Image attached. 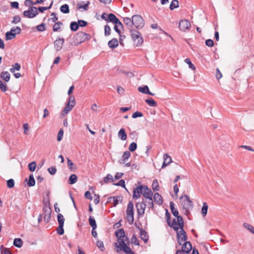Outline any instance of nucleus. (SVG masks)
I'll list each match as a JSON object with an SVG mask.
<instances>
[{
  "label": "nucleus",
  "mask_w": 254,
  "mask_h": 254,
  "mask_svg": "<svg viewBox=\"0 0 254 254\" xmlns=\"http://www.w3.org/2000/svg\"><path fill=\"white\" fill-rule=\"evenodd\" d=\"M180 200L181 205L184 210L185 213L186 215L190 214L193 207V203L189 196L186 194L182 195L180 198Z\"/></svg>",
  "instance_id": "f257e3e1"
},
{
  "label": "nucleus",
  "mask_w": 254,
  "mask_h": 254,
  "mask_svg": "<svg viewBox=\"0 0 254 254\" xmlns=\"http://www.w3.org/2000/svg\"><path fill=\"white\" fill-rule=\"evenodd\" d=\"M131 39L135 47H140L143 43V39L141 33L136 29L130 30L129 31Z\"/></svg>",
  "instance_id": "f03ea898"
},
{
  "label": "nucleus",
  "mask_w": 254,
  "mask_h": 254,
  "mask_svg": "<svg viewBox=\"0 0 254 254\" xmlns=\"http://www.w3.org/2000/svg\"><path fill=\"white\" fill-rule=\"evenodd\" d=\"M75 98L73 96H70L68 98L67 103L66 106L64 108L61 112V116L62 118L65 116L70 111H71L75 105Z\"/></svg>",
  "instance_id": "7ed1b4c3"
},
{
  "label": "nucleus",
  "mask_w": 254,
  "mask_h": 254,
  "mask_svg": "<svg viewBox=\"0 0 254 254\" xmlns=\"http://www.w3.org/2000/svg\"><path fill=\"white\" fill-rule=\"evenodd\" d=\"M115 246L117 248L116 252L118 253H119L121 251H123L126 254H134L130 249L127 246L125 241L119 240V244L115 243Z\"/></svg>",
  "instance_id": "20e7f679"
},
{
  "label": "nucleus",
  "mask_w": 254,
  "mask_h": 254,
  "mask_svg": "<svg viewBox=\"0 0 254 254\" xmlns=\"http://www.w3.org/2000/svg\"><path fill=\"white\" fill-rule=\"evenodd\" d=\"M133 26L137 29H141L144 25V21L142 17L139 15L132 16Z\"/></svg>",
  "instance_id": "39448f33"
},
{
  "label": "nucleus",
  "mask_w": 254,
  "mask_h": 254,
  "mask_svg": "<svg viewBox=\"0 0 254 254\" xmlns=\"http://www.w3.org/2000/svg\"><path fill=\"white\" fill-rule=\"evenodd\" d=\"M126 218L130 224H131L133 223L134 220L133 204V203L131 201H130L127 205Z\"/></svg>",
  "instance_id": "423d86ee"
},
{
  "label": "nucleus",
  "mask_w": 254,
  "mask_h": 254,
  "mask_svg": "<svg viewBox=\"0 0 254 254\" xmlns=\"http://www.w3.org/2000/svg\"><path fill=\"white\" fill-rule=\"evenodd\" d=\"M88 35L84 32H79L74 36V43L79 44L88 39Z\"/></svg>",
  "instance_id": "0eeeda50"
},
{
  "label": "nucleus",
  "mask_w": 254,
  "mask_h": 254,
  "mask_svg": "<svg viewBox=\"0 0 254 254\" xmlns=\"http://www.w3.org/2000/svg\"><path fill=\"white\" fill-rule=\"evenodd\" d=\"M177 233L178 243L180 245H182L183 243L186 242L187 239L186 233L181 228L177 232Z\"/></svg>",
  "instance_id": "6e6552de"
},
{
  "label": "nucleus",
  "mask_w": 254,
  "mask_h": 254,
  "mask_svg": "<svg viewBox=\"0 0 254 254\" xmlns=\"http://www.w3.org/2000/svg\"><path fill=\"white\" fill-rule=\"evenodd\" d=\"M38 13L37 9L35 7H31L28 10L25 11L24 15L28 18H33L36 16Z\"/></svg>",
  "instance_id": "1a4fd4ad"
},
{
  "label": "nucleus",
  "mask_w": 254,
  "mask_h": 254,
  "mask_svg": "<svg viewBox=\"0 0 254 254\" xmlns=\"http://www.w3.org/2000/svg\"><path fill=\"white\" fill-rule=\"evenodd\" d=\"M190 23L188 20L185 19L181 20L179 23V28L181 31H185L189 30L190 27Z\"/></svg>",
  "instance_id": "9d476101"
},
{
  "label": "nucleus",
  "mask_w": 254,
  "mask_h": 254,
  "mask_svg": "<svg viewBox=\"0 0 254 254\" xmlns=\"http://www.w3.org/2000/svg\"><path fill=\"white\" fill-rule=\"evenodd\" d=\"M141 194H142L145 198H150L153 196V193L151 190L148 189L146 186H142Z\"/></svg>",
  "instance_id": "9b49d317"
},
{
  "label": "nucleus",
  "mask_w": 254,
  "mask_h": 254,
  "mask_svg": "<svg viewBox=\"0 0 254 254\" xmlns=\"http://www.w3.org/2000/svg\"><path fill=\"white\" fill-rule=\"evenodd\" d=\"M182 247V250L181 251L183 252L186 254H189L191 250L192 249L191 244L189 242H186L183 243Z\"/></svg>",
  "instance_id": "f8f14e48"
},
{
  "label": "nucleus",
  "mask_w": 254,
  "mask_h": 254,
  "mask_svg": "<svg viewBox=\"0 0 254 254\" xmlns=\"http://www.w3.org/2000/svg\"><path fill=\"white\" fill-rule=\"evenodd\" d=\"M124 22L129 31H130V30L134 29L133 27L132 17L131 19L128 17H125L124 18Z\"/></svg>",
  "instance_id": "ddd939ff"
},
{
  "label": "nucleus",
  "mask_w": 254,
  "mask_h": 254,
  "mask_svg": "<svg viewBox=\"0 0 254 254\" xmlns=\"http://www.w3.org/2000/svg\"><path fill=\"white\" fill-rule=\"evenodd\" d=\"M64 40L63 38H59L54 42L55 48L57 51H60L63 47Z\"/></svg>",
  "instance_id": "4468645a"
},
{
  "label": "nucleus",
  "mask_w": 254,
  "mask_h": 254,
  "mask_svg": "<svg viewBox=\"0 0 254 254\" xmlns=\"http://www.w3.org/2000/svg\"><path fill=\"white\" fill-rule=\"evenodd\" d=\"M136 207L139 215H142L144 213L146 205L143 202H138L136 204Z\"/></svg>",
  "instance_id": "2eb2a0df"
},
{
  "label": "nucleus",
  "mask_w": 254,
  "mask_h": 254,
  "mask_svg": "<svg viewBox=\"0 0 254 254\" xmlns=\"http://www.w3.org/2000/svg\"><path fill=\"white\" fill-rule=\"evenodd\" d=\"M116 237L118 238L117 242L119 244V241L121 240L122 241H124L125 238V232L123 229H121L117 231L115 233Z\"/></svg>",
  "instance_id": "dca6fc26"
},
{
  "label": "nucleus",
  "mask_w": 254,
  "mask_h": 254,
  "mask_svg": "<svg viewBox=\"0 0 254 254\" xmlns=\"http://www.w3.org/2000/svg\"><path fill=\"white\" fill-rule=\"evenodd\" d=\"M164 162L162 166V168L166 167L167 165L170 164L172 162L171 157L169 156L167 154H165L163 156Z\"/></svg>",
  "instance_id": "f3484780"
},
{
  "label": "nucleus",
  "mask_w": 254,
  "mask_h": 254,
  "mask_svg": "<svg viewBox=\"0 0 254 254\" xmlns=\"http://www.w3.org/2000/svg\"><path fill=\"white\" fill-rule=\"evenodd\" d=\"M121 197L120 196H112L108 198V202L113 205L114 206H116L119 203V201L120 200Z\"/></svg>",
  "instance_id": "a211bd4d"
},
{
  "label": "nucleus",
  "mask_w": 254,
  "mask_h": 254,
  "mask_svg": "<svg viewBox=\"0 0 254 254\" xmlns=\"http://www.w3.org/2000/svg\"><path fill=\"white\" fill-rule=\"evenodd\" d=\"M138 90L139 92L144 94H149L152 96L154 95L153 93L150 92L149 88L147 85H144L143 87H139L138 88Z\"/></svg>",
  "instance_id": "6ab92c4d"
},
{
  "label": "nucleus",
  "mask_w": 254,
  "mask_h": 254,
  "mask_svg": "<svg viewBox=\"0 0 254 254\" xmlns=\"http://www.w3.org/2000/svg\"><path fill=\"white\" fill-rule=\"evenodd\" d=\"M141 188H142V186H139L134 190L133 194L134 199H137L140 197V194H141Z\"/></svg>",
  "instance_id": "aec40b11"
},
{
  "label": "nucleus",
  "mask_w": 254,
  "mask_h": 254,
  "mask_svg": "<svg viewBox=\"0 0 254 254\" xmlns=\"http://www.w3.org/2000/svg\"><path fill=\"white\" fill-rule=\"evenodd\" d=\"M118 137L122 140H126L127 138V134L124 128H121L118 133Z\"/></svg>",
  "instance_id": "412c9836"
},
{
  "label": "nucleus",
  "mask_w": 254,
  "mask_h": 254,
  "mask_svg": "<svg viewBox=\"0 0 254 254\" xmlns=\"http://www.w3.org/2000/svg\"><path fill=\"white\" fill-rule=\"evenodd\" d=\"M43 210L45 211V215L44 216L45 221L48 222L51 216V211L50 208L45 206L43 208Z\"/></svg>",
  "instance_id": "4be33fe9"
},
{
  "label": "nucleus",
  "mask_w": 254,
  "mask_h": 254,
  "mask_svg": "<svg viewBox=\"0 0 254 254\" xmlns=\"http://www.w3.org/2000/svg\"><path fill=\"white\" fill-rule=\"evenodd\" d=\"M154 200L155 203L159 205L161 204L163 202L162 197L158 192H156L154 194Z\"/></svg>",
  "instance_id": "5701e85b"
},
{
  "label": "nucleus",
  "mask_w": 254,
  "mask_h": 254,
  "mask_svg": "<svg viewBox=\"0 0 254 254\" xmlns=\"http://www.w3.org/2000/svg\"><path fill=\"white\" fill-rule=\"evenodd\" d=\"M243 227L249 231L250 233L254 234V227L251 224L248 223H244L243 224Z\"/></svg>",
  "instance_id": "b1692460"
},
{
  "label": "nucleus",
  "mask_w": 254,
  "mask_h": 254,
  "mask_svg": "<svg viewBox=\"0 0 254 254\" xmlns=\"http://www.w3.org/2000/svg\"><path fill=\"white\" fill-rule=\"evenodd\" d=\"M119 45V42L117 39L114 38L108 42L109 46L111 48H116Z\"/></svg>",
  "instance_id": "393cba45"
},
{
  "label": "nucleus",
  "mask_w": 254,
  "mask_h": 254,
  "mask_svg": "<svg viewBox=\"0 0 254 254\" xmlns=\"http://www.w3.org/2000/svg\"><path fill=\"white\" fill-rule=\"evenodd\" d=\"M208 205L206 202H203L202 207L201 210V213L203 217H205L207 213Z\"/></svg>",
  "instance_id": "a878e982"
},
{
  "label": "nucleus",
  "mask_w": 254,
  "mask_h": 254,
  "mask_svg": "<svg viewBox=\"0 0 254 254\" xmlns=\"http://www.w3.org/2000/svg\"><path fill=\"white\" fill-rule=\"evenodd\" d=\"M23 241L20 238H15L13 241V245L14 246L20 248L23 245Z\"/></svg>",
  "instance_id": "bb28decb"
},
{
  "label": "nucleus",
  "mask_w": 254,
  "mask_h": 254,
  "mask_svg": "<svg viewBox=\"0 0 254 254\" xmlns=\"http://www.w3.org/2000/svg\"><path fill=\"white\" fill-rule=\"evenodd\" d=\"M115 25L114 27V29L116 32H117L119 34L121 33V29L123 28V26L120 21H118V22L115 23Z\"/></svg>",
  "instance_id": "cd10ccee"
},
{
  "label": "nucleus",
  "mask_w": 254,
  "mask_h": 254,
  "mask_svg": "<svg viewBox=\"0 0 254 254\" xmlns=\"http://www.w3.org/2000/svg\"><path fill=\"white\" fill-rule=\"evenodd\" d=\"M1 77L6 82H8L10 79V74L8 71H3L1 73Z\"/></svg>",
  "instance_id": "c85d7f7f"
},
{
  "label": "nucleus",
  "mask_w": 254,
  "mask_h": 254,
  "mask_svg": "<svg viewBox=\"0 0 254 254\" xmlns=\"http://www.w3.org/2000/svg\"><path fill=\"white\" fill-rule=\"evenodd\" d=\"M130 156V153L127 151L124 153L122 156L121 161H122L123 163H125L129 157Z\"/></svg>",
  "instance_id": "c756f323"
},
{
  "label": "nucleus",
  "mask_w": 254,
  "mask_h": 254,
  "mask_svg": "<svg viewBox=\"0 0 254 254\" xmlns=\"http://www.w3.org/2000/svg\"><path fill=\"white\" fill-rule=\"evenodd\" d=\"M140 237L144 242H146L148 240L147 233L143 230H140Z\"/></svg>",
  "instance_id": "7c9ffc66"
},
{
  "label": "nucleus",
  "mask_w": 254,
  "mask_h": 254,
  "mask_svg": "<svg viewBox=\"0 0 254 254\" xmlns=\"http://www.w3.org/2000/svg\"><path fill=\"white\" fill-rule=\"evenodd\" d=\"M89 222L90 226L92 227L93 229H96L97 227L96 223L94 218L92 216H90L89 218Z\"/></svg>",
  "instance_id": "2f4dec72"
},
{
  "label": "nucleus",
  "mask_w": 254,
  "mask_h": 254,
  "mask_svg": "<svg viewBox=\"0 0 254 254\" xmlns=\"http://www.w3.org/2000/svg\"><path fill=\"white\" fill-rule=\"evenodd\" d=\"M77 181V177L75 174H72L70 175L69 178L68 183L69 184H74Z\"/></svg>",
  "instance_id": "473e14b6"
},
{
  "label": "nucleus",
  "mask_w": 254,
  "mask_h": 254,
  "mask_svg": "<svg viewBox=\"0 0 254 254\" xmlns=\"http://www.w3.org/2000/svg\"><path fill=\"white\" fill-rule=\"evenodd\" d=\"M60 10L64 13H68L69 12V9L68 5L66 4H64L62 5L60 7Z\"/></svg>",
  "instance_id": "72a5a7b5"
},
{
  "label": "nucleus",
  "mask_w": 254,
  "mask_h": 254,
  "mask_svg": "<svg viewBox=\"0 0 254 254\" xmlns=\"http://www.w3.org/2000/svg\"><path fill=\"white\" fill-rule=\"evenodd\" d=\"M108 17L109 21L112 22L113 23H115L119 21V20L116 17V16L112 13L109 14L108 16Z\"/></svg>",
  "instance_id": "f704fd0d"
},
{
  "label": "nucleus",
  "mask_w": 254,
  "mask_h": 254,
  "mask_svg": "<svg viewBox=\"0 0 254 254\" xmlns=\"http://www.w3.org/2000/svg\"><path fill=\"white\" fill-rule=\"evenodd\" d=\"M27 184L29 187H33L35 185V181L33 175H30L29 176Z\"/></svg>",
  "instance_id": "c9c22d12"
},
{
  "label": "nucleus",
  "mask_w": 254,
  "mask_h": 254,
  "mask_svg": "<svg viewBox=\"0 0 254 254\" xmlns=\"http://www.w3.org/2000/svg\"><path fill=\"white\" fill-rule=\"evenodd\" d=\"M145 102L150 106V107H156L157 106L156 102L151 98L146 99Z\"/></svg>",
  "instance_id": "e433bc0d"
},
{
  "label": "nucleus",
  "mask_w": 254,
  "mask_h": 254,
  "mask_svg": "<svg viewBox=\"0 0 254 254\" xmlns=\"http://www.w3.org/2000/svg\"><path fill=\"white\" fill-rule=\"evenodd\" d=\"M58 221L59 225H64V216L61 213H59L58 215Z\"/></svg>",
  "instance_id": "4c0bfd02"
},
{
  "label": "nucleus",
  "mask_w": 254,
  "mask_h": 254,
  "mask_svg": "<svg viewBox=\"0 0 254 254\" xmlns=\"http://www.w3.org/2000/svg\"><path fill=\"white\" fill-rule=\"evenodd\" d=\"M104 181L105 183H108L109 182H113L114 181V178L111 174H108L106 177L104 178Z\"/></svg>",
  "instance_id": "58836bf2"
},
{
  "label": "nucleus",
  "mask_w": 254,
  "mask_h": 254,
  "mask_svg": "<svg viewBox=\"0 0 254 254\" xmlns=\"http://www.w3.org/2000/svg\"><path fill=\"white\" fill-rule=\"evenodd\" d=\"M179 6V2L177 0H173L170 5V8L171 10L174 9L175 8H177Z\"/></svg>",
  "instance_id": "ea45409f"
},
{
  "label": "nucleus",
  "mask_w": 254,
  "mask_h": 254,
  "mask_svg": "<svg viewBox=\"0 0 254 254\" xmlns=\"http://www.w3.org/2000/svg\"><path fill=\"white\" fill-rule=\"evenodd\" d=\"M70 29L72 31H75L78 29V28L79 27V25L77 23H76L75 22H72L70 23Z\"/></svg>",
  "instance_id": "a19ab883"
},
{
  "label": "nucleus",
  "mask_w": 254,
  "mask_h": 254,
  "mask_svg": "<svg viewBox=\"0 0 254 254\" xmlns=\"http://www.w3.org/2000/svg\"><path fill=\"white\" fill-rule=\"evenodd\" d=\"M15 35H14V33H12L11 32H7L5 34V37L6 40H10L13 38H14Z\"/></svg>",
  "instance_id": "79ce46f5"
},
{
  "label": "nucleus",
  "mask_w": 254,
  "mask_h": 254,
  "mask_svg": "<svg viewBox=\"0 0 254 254\" xmlns=\"http://www.w3.org/2000/svg\"><path fill=\"white\" fill-rule=\"evenodd\" d=\"M172 226H173L174 230H175L177 232H178L181 228L182 229H183V227H181L178 225V222H177L176 219H174L173 220V223H172Z\"/></svg>",
  "instance_id": "37998d69"
},
{
  "label": "nucleus",
  "mask_w": 254,
  "mask_h": 254,
  "mask_svg": "<svg viewBox=\"0 0 254 254\" xmlns=\"http://www.w3.org/2000/svg\"><path fill=\"white\" fill-rule=\"evenodd\" d=\"M36 167V163L35 161L32 162L28 165L29 170L31 172H34L35 170Z\"/></svg>",
  "instance_id": "c03bdc74"
},
{
  "label": "nucleus",
  "mask_w": 254,
  "mask_h": 254,
  "mask_svg": "<svg viewBox=\"0 0 254 254\" xmlns=\"http://www.w3.org/2000/svg\"><path fill=\"white\" fill-rule=\"evenodd\" d=\"M152 188L153 190L157 191L159 190V184L156 180H154L152 184Z\"/></svg>",
  "instance_id": "a18cd8bd"
},
{
  "label": "nucleus",
  "mask_w": 254,
  "mask_h": 254,
  "mask_svg": "<svg viewBox=\"0 0 254 254\" xmlns=\"http://www.w3.org/2000/svg\"><path fill=\"white\" fill-rule=\"evenodd\" d=\"M185 62L186 64H187L189 65V67L190 69L194 70L195 69V66L191 63L190 60V59H186L185 60Z\"/></svg>",
  "instance_id": "49530a36"
},
{
  "label": "nucleus",
  "mask_w": 254,
  "mask_h": 254,
  "mask_svg": "<svg viewBox=\"0 0 254 254\" xmlns=\"http://www.w3.org/2000/svg\"><path fill=\"white\" fill-rule=\"evenodd\" d=\"M89 1H87V2L83 5L81 4L80 3H78L77 5V7L78 9H83L85 10H87L88 7V5L89 4Z\"/></svg>",
  "instance_id": "de8ad7c7"
},
{
  "label": "nucleus",
  "mask_w": 254,
  "mask_h": 254,
  "mask_svg": "<svg viewBox=\"0 0 254 254\" xmlns=\"http://www.w3.org/2000/svg\"><path fill=\"white\" fill-rule=\"evenodd\" d=\"M67 166H68L69 169L71 171H73L75 169V167L74 165L71 162V161L68 158H67Z\"/></svg>",
  "instance_id": "09e8293b"
},
{
  "label": "nucleus",
  "mask_w": 254,
  "mask_h": 254,
  "mask_svg": "<svg viewBox=\"0 0 254 254\" xmlns=\"http://www.w3.org/2000/svg\"><path fill=\"white\" fill-rule=\"evenodd\" d=\"M10 31L12 33H14V35H16V34H18L20 33L21 29L19 27H13L11 29Z\"/></svg>",
  "instance_id": "8fccbe9b"
},
{
  "label": "nucleus",
  "mask_w": 254,
  "mask_h": 254,
  "mask_svg": "<svg viewBox=\"0 0 254 254\" xmlns=\"http://www.w3.org/2000/svg\"><path fill=\"white\" fill-rule=\"evenodd\" d=\"M63 136H64V130L63 129H61L58 133L57 140L58 141H61L63 138Z\"/></svg>",
  "instance_id": "3c124183"
},
{
  "label": "nucleus",
  "mask_w": 254,
  "mask_h": 254,
  "mask_svg": "<svg viewBox=\"0 0 254 254\" xmlns=\"http://www.w3.org/2000/svg\"><path fill=\"white\" fill-rule=\"evenodd\" d=\"M62 25V23L60 22L56 23L53 26V30L54 31H58L61 28V27Z\"/></svg>",
  "instance_id": "603ef678"
},
{
  "label": "nucleus",
  "mask_w": 254,
  "mask_h": 254,
  "mask_svg": "<svg viewBox=\"0 0 254 254\" xmlns=\"http://www.w3.org/2000/svg\"><path fill=\"white\" fill-rule=\"evenodd\" d=\"M177 219H176L177 222L178 223V225L181 227H184V222L183 219L182 217L180 216H177Z\"/></svg>",
  "instance_id": "864d4df0"
},
{
  "label": "nucleus",
  "mask_w": 254,
  "mask_h": 254,
  "mask_svg": "<svg viewBox=\"0 0 254 254\" xmlns=\"http://www.w3.org/2000/svg\"><path fill=\"white\" fill-rule=\"evenodd\" d=\"M137 144L135 142H132L129 146L128 149L130 151L133 152L136 149Z\"/></svg>",
  "instance_id": "5fc2aeb1"
},
{
  "label": "nucleus",
  "mask_w": 254,
  "mask_h": 254,
  "mask_svg": "<svg viewBox=\"0 0 254 254\" xmlns=\"http://www.w3.org/2000/svg\"><path fill=\"white\" fill-rule=\"evenodd\" d=\"M97 247L100 249L101 251H103L104 250V246L103 243L99 240H98L96 242Z\"/></svg>",
  "instance_id": "6e6d98bb"
},
{
  "label": "nucleus",
  "mask_w": 254,
  "mask_h": 254,
  "mask_svg": "<svg viewBox=\"0 0 254 254\" xmlns=\"http://www.w3.org/2000/svg\"><path fill=\"white\" fill-rule=\"evenodd\" d=\"M91 109L94 112H99L100 111L99 107L96 104H93L91 106Z\"/></svg>",
  "instance_id": "4d7b16f0"
},
{
  "label": "nucleus",
  "mask_w": 254,
  "mask_h": 254,
  "mask_svg": "<svg viewBox=\"0 0 254 254\" xmlns=\"http://www.w3.org/2000/svg\"><path fill=\"white\" fill-rule=\"evenodd\" d=\"M7 186L9 188H12L14 186V181L13 179H9L7 181Z\"/></svg>",
  "instance_id": "13d9d810"
},
{
  "label": "nucleus",
  "mask_w": 254,
  "mask_h": 254,
  "mask_svg": "<svg viewBox=\"0 0 254 254\" xmlns=\"http://www.w3.org/2000/svg\"><path fill=\"white\" fill-rule=\"evenodd\" d=\"M0 89L3 92H5L7 90L6 84L3 83L1 80H0Z\"/></svg>",
  "instance_id": "bf43d9fd"
},
{
  "label": "nucleus",
  "mask_w": 254,
  "mask_h": 254,
  "mask_svg": "<svg viewBox=\"0 0 254 254\" xmlns=\"http://www.w3.org/2000/svg\"><path fill=\"white\" fill-rule=\"evenodd\" d=\"M3 249V250L1 252V254H12L9 249L4 248L2 246L0 247V250Z\"/></svg>",
  "instance_id": "052dcab7"
},
{
  "label": "nucleus",
  "mask_w": 254,
  "mask_h": 254,
  "mask_svg": "<svg viewBox=\"0 0 254 254\" xmlns=\"http://www.w3.org/2000/svg\"><path fill=\"white\" fill-rule=\"evenodd\" d=\"M104 30H105V36H108L110 35V30H111V29H110V27H109V25H106L105 26V28H104Z\"/></svg>",
  "instance_id": "680f3d73"
},
{
  "label": "nucleus",
  "mask_w": 254,
  "mask_h": 254,
  "mask_svg": "<svg viewBox=\"0 0 254 254\" xmlns=\"http://www.w3.org/2000/svg\"><path fill=\"white\" fill-rule=\"evenodd\" d=\"M63 227L64 225H59V226L57 229L58 233L60 235H62L64 233Z\"/></svg>",
  "instance_id": "e2e57ef3"
},
{
  "label": "nucleus",
  "mask_w": 254,
  "mask_h": 254,
  "mask_svg": "<svg viewBox=\"0 0 254 254\" xmlns=\"http://www.w3.org/2000/svg\"><path fill=\"white\" fill-rule=\"evenodd\" d=\"M143 116V114L139 112H135L132 115V118H136L137 117H141Z\"/></svg>",
  "instance_id": "0e129e2a"
},
{
  "label": "nucleus",
  "mask_w": 254,
  "mask_h": 254,
  "mask_svg": "<svg viewBox=\"0 0 254 254\" xmlns=\"http://www.w3.org/2000/svg\"><path fill=\"white\" fill-rule=\"evenodd\" d=\"M37 29L39 31H43L45 30V25L44 23H42L40 25H39L37 26Z\"/></svg>",
  "instance_id": "69168bd1"
},
{
  "label": "nucleus",
  "mask_w": 254,
  "mask_h": 254,
  "mask_svg": "<svg viewBox=\"0 0 254 254\" xmlns=\"http://www.w3.org/2000/svg\"><path fill=\"white\" fill-rule=\"evenodd\" d=\"M205 44L209 47H212L214 45V43L212 40L207 39L205 41Z\"/></svg>",
  "instance_id": "338daca9"
},
{
  "label": "nucleus",
  "mask_w": 254,
  "mask_h": 254,
  "mask_svg": "<svg viewBox=\"0 0 254 254\" xmlns=\"http://www.w3.org/2000/svg\"><path fill=\"white\" fill-rule=\"evenodd\" d=\"M48 171L50 174L54 175L57 172V169L55 167H52L48 169Z\"/></svg>",
  "instance_id": "774afa93"
}]
</instances>
